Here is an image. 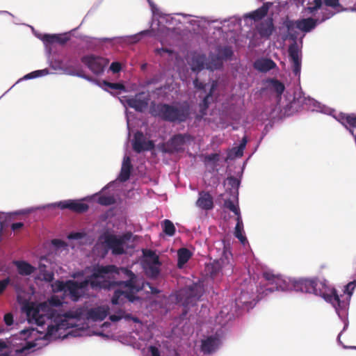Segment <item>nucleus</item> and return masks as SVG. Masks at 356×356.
I'll return each instance as SVG.
<instances>
[{
  "label": "nucleus",
  "mask_w": 356,
  "mask_h": 356,
  "mask_svg": "<svg viewBox=\"0 0 356 356\" xmlns=\"http://www.w3.org/2000/svg\"><path fill=\"white\" fill-rule=\"evenodd\" d=\"M102 84L115 90H124L125 88L124 86L120 83H110L107 81H103Z\"/></svg>",
  "instance_id": "39"
},
{
  "label": "nucleus",
  "mask_w": 356,
  "mask_h": 356,
  "mask_svg": "<svg viewBox=\"0 0 356 356\" xmlns=\"http://www.w3.org/2000/svg\"><path fill=\"white\" fill-rule=\"evenodd\" d=\"M193 84L195 88L205 90L206 84L200 81L197 78L195 79Z\"/></svg>",
  "instance_id": "50"
},
{
  "label": "nucleus",
  "mask_w": 356,
  "mask_h": 356,
  "mask_svg": "<svg viewBox=\"0 0 356 356\" xmlns=\"http://www.w3.org/2000/svg\"><path fill=\"white\" fill-rule=\"evenodd\" d=\"M203 289L200 284L194 283L186 289V303L192 302L193 300L196 301L198 300L202 295Z\"/></svg>",
  "instance_id": "17"
},
{
  "label": "nucleus",
  "mask_w": 356,
  "mask_h": 356,
  "mask_svg": "<svg viewBox=\"0 0 356 356\" xmlns=\"http://www.w3.org/2000/svg\"><path fill=\"white\" fill-rule=\"evenodd\" d=\"M263 277L268 283L264 286V289L261 286H260L259 289H257V292L259 293L258 297L259 298H263L275 290L284 291L288 288L285 280L280 276L275 275L270 272H264L263 273Z\"/></svg>",
  "instance_id": "7"
},
{
  "label": "nucleus",
  "mask_w": 356,
  "mask_h": 356,
  "mask_svg": "<svg viewBox=\"0 0 356 356\" xmlns=\"http://www.w3.org/2000/svg\"><path fill=\"white\" fill-rule=\"evenodd\" d=\"M70 237L71 238L79 239L82 237V234L80 232L72 233L70 234Z\"/></svg>",
  "instance_id": "58"
},
{
  "label": "nucleus",
  "mask_w": 356,
  "mask_h": 356,
  "mask_svg": "<svg viewBox=\"0 0 356 356\" xmlns=\"http://www.w3.org/2000/svg\"><path fill=\"white\" fill-rule=\"evenodd\" d=\"M275 66V63L271 59L268 58L258 60L254 64V68L261 72H267L274 69Z\"/></svg>",
  "instance_id": "22"
},
{
  "label": "nucleus",
  "mask_w": 356,
  "mask_h": 356,
  "mask_svg": "<svg viewBox=\"0 0 356 356\" xmlns=\"http://www.w3.org/2000/svg\"><path fill=\"white\" fill-rule=\"evenodd\" d=\"M268 82L271 84L272 88L277 95L280 96L284 92L285 86L281 81L275 79H270Z\"/></svg>",
  "instance_id": "32"
},
{
  "label": "nucleus",
  "mask_w": 356,
  "mask_h": 356,
  "mask_svg": "<svg viewBox=\"0 0 356 356\" xmlns=\"http://www.w3.org/2000/svg\"><path fill=\"white\" fill-rule=\"evenodd\" d=\"M322 1L321 0H314V6L312 7H309V9L311 12H314L317 10L321 7Z\"/></svg>",
  "instance_id": "51"
},
{
  "label": "nucleus",
  "mask_w": 356,
  "mask_h": 356,
  "mask_svg": "<svg viewBox=\"0 0 356 356\" xmlns=\"http://www.w3.org/2000/svg\"><path fill=\"white\" fill-rule=\"evenodd\" d=\"M79 76H81V77H83V78H84V79H87L88 81H91L92 80V78L88 76H87V75L79 74Z\"/></svg>",
  "instance_id": "63"
},
{
  "label": "nucleus",
  "mask_w": 356,
  "mask_h": 356,
  "mask_svg": "<svg viewBox=\"0 0 356 356\" xmlns=\"http://www.w3.org/2000/svg\"><path fill=\"white\" fill-rule=\"evenodd\" d=\"M271 6L272 3H264L260 8L248 13L246 17L255 22L261 20L268 14V10Z\"/></svg>",
  "instance_id": "20"
},
{
  "label": "nucleus",
  "mask_w": 356,
  "mask_h": 356,
  "mask_svg": "<svg viewBox=\"0 0 356 356\" xmlns=\"http://www.w3.org/2000/svg\"><path fill=\"white\" fill-rule=\"evenodd\" d=\"M220 344V339L217 334L210 336L202 341L201 350L204 353L210 354L214 352Z\"/></svg>",
  "instance_id": "14"
},
{
  "label": "nucleus",
  "mask_w": 356,
  "mask_h": 356,
  "mask_svg": "<svg viewBox=\"0 0 356 356\" xmlns=\"http://www.w3.org/2000/svg\"><path fill=\"white\" fill-rule=\"evenodd\" d=\"M69 40V38L64 37L60 35H57V39L55 41V43H58L60 44H65Z\"/></svg>",
  "instance_id": "52"
},
{
  "label": "nucleus",
  "mask_w": 356,
  "mask_h": 356,
  "mask_svg": "<svg viewBox=\"0 0 356 356\" xmlns=\"http://www.w3.org/2000/svg\"><path fill=\"white\" fill-rule=\"evenodd\" d=\"M113 267L97 266H94L92 274L82 282L75 280L66 281L67 291L69 293L70 298L73 301H77L83 295V289H86L88 285L92 289L98 288H106L109 286L107 282H100V278H104L105 274L111 270Z\"/></svg>",
  "instance_id": "5"
},
{
  "label": "nucleus",
  "mask_w": 356,
  "mask_h": 356,
  "mask_svg": "<svg viewBox=\"0 0 356 356\" xmlns=\"http://www.w3.org/2000/svg\"><path fill=\"white\" fill-rule=\"evenodd\" d=\"M149 289L153 294H157L159 293V291L154 286H149Z\"/></svg>",
  "instance_id": "62"
},
{
  "label": "nucleus",
  "mask_w": 356,
  "mask_h": 356,
  "mask_svg": "<svg viewBox=\"0 0 356 356\" xmlns=\"http://www.w3.org/2000/svg\"><path fill=\"white\" fill-rule=\"evenodd\" d=\"M124 314V312L120 310L119 312V314H112V315H111L109 316V319L112 322H117V321H119L120 320H121L123 318Z\"/></svg>",
  "instance_id": "46"
},
{
  "label": "nucleus",
  "mask_w": 356,
  "mask_h": 356,
  "mask_svg": "<svg viewBox=\"0 0 356 356\" xmlns=\"http://www.w3.org/2000/svg\"><path fill=\"white\" fill-rule=\"evenodd\" d=\"M149 99V95L147 93L141 92L137 93L134 97L128 99L127 103L129 107L135 111L143 112L147 109Z\"/></svg>",
  "instance_id": "10"
},
{
  "label": "nucleus",
  "mask_w": 356,
  "mask_h": 356,
  "mask_svg": "<svg viewBox=\"0 0 356 356\" xmlns=\"http://www.w3.org/2000/svg\"><path fill=\"white\" fill-rule=\"evenodd\" d=\"M57 289L60 291H67V286H66V282H58L56 284Z\"/></svg>",
  "instance_id": "54"
},
{
  "label": "nucleus",
  "mask_w": 356,
  "mask_h": 356,
  "mask_svg": "<svg viewBox=\"0 0 356 356\" xmlns=\"http://www.w3.org/2000/svg\"><path fill=\"white\" fill-rule=\"evenodd\" d=\"M10 285L14 288L15 291L18 295L24 291V286L22 284V277H19L18 275H15L10 277Z\"/></svg>",
  "instance_id": "27"
},
{
  "label": "nucleus",
  "mask_w": 356,
  "mask_h": 356,
  "mask_svg": "<svg viewBox=\"0 0 356 356\" xmlns=\"http://www.w3.org/2000/svg\"><path fill=\"white\" fill-rule=\"evenodd\" d=\"M54 278V275L52 273H47L44 276V280L47 281H51Z\"/></svg>",
  "instance_id": "60"
},
{
  "label": "nucleus",
  "mask_w": 356,
  "mask_h": 356,
  "mask_svg": "<svg viewBox=\"0 0 356 356\" xmlns=\"http://www.w3.org/2000/svg\"><path fill=\"white\" fill-rule=\"evenodd\" d=\"M103 243L106 248L111 250L113 255H121L125 253L124 244L125 238L124 236H117L108 232H105L101 236Z\"/></svg>",
  "instance_id": "8"
},
{
  "label": "nucleus",
  "mask_w": 356,
  "mask_h": 356,
  "mask_svg": "<svg viewBox=\"0 0 356 356\" xmlns=\"http://www.w3.org/2000/svg\"><path fill=\"white\" fill-rule=\"evenodd\" d=\"M144 257L148 260V264H159V258L155 252L151 250H143Z\"/></svg>",
  "instance_id": "33"
},
{
  "label": "nucleus",
  "mask_w": 356,
  "mask_h": 356,
  "mask_svg": "<svg viewBox=\"0 0 356 356\" xmlns=\"http://www.w3.org/2000/svg\"><path fill=\"white\" fill-rule=\"evenodd\" d=\"M293 287L296 291L314 293L323 298L326 301L330 302L336 309L343 307L344 302L340 300L337 290L330 288L327 284L325 280L302 279L296 281Z\"/></svg>",
  "instance_id": "4"
},
{
  "label": "nucleus",
  "mask_w": 356,
  "mask_h": 356,
  "mask_svg": "<svg viewBox=\"0 0 356 356\" xmlns=\"http://www.w3.org/2000/svg\"><path fill=\"white\" fill-rule=\"evenodd\" d=\"M110 69L114 73L119 72L121 70V64L118 62H113L111 64Z\"/></svg>",
  "instance_id": "49"
},
{
  "label": "nucleus",
  "mask_w": 356,
  "mask_h": 356,
  "mask_svg": "<svg viewBox=\"0 0 356 356\" xmlns=\"http://www.w3.org/2000/svg\"><path fill=\"white\" fill-rule=\"evenodd\" d=\"M123 317H124L126 319H128V320L132 319L134 322H136V323L139 322L138 318L136 317H132L131 314H125Z\"/></svg>",
  "instance_id": "59"
},
{
  "label": "nucleus",
  "mask_w": 356,
  "mask_h": 356,
  "mask_svg": "<svg viewBox=\"0 0 356 356\" xmlns=\"http://www.w3.org/2000/svg\"><path fill=\"white\" fill-rule=\"evenodd\" d=\"M52 244L56 246H63L65 245V243L60 239H54L52 241Z\"/></svg>",
  "instance_id": "57"
},
{
  "label": "nucleus",
  "mask_w": 356,
  "mask_h": 356,
  "mask_svg": "<svg viewBox=\"0 0 356 356\" xmlns=\"http://www.w3.org/2000/svg\"><path fill=\"white\" fill-rule=\"evenodd\" d=\"M257 30L261 38H268L275 30L272 17H268L262 21L257 26Z\"/></svg>",
  "instance_id": "16"
},
{
  "label": "nucleus",
  "mask_w": 356,
  "mask_h": 356,
  "mask_svg": "<svg viewBox=\"0 0 356 356\" xmlns=\"http://www.w3.org/2000/svg\"><path fill=\"white\" fill-rule=\"evenodd\" d=\"M14 264L21 275H30L35 270V268L26 261H16Z\"/></svg>",
  "instance_id": "24"
},
{
  "label": "nucleus",
  "mask_w": 356,
  "mask_h": 356,
  "mask_svg": "<svg viewBox=\"0 0 356 356\" xmlns=\"http://www.w3.org/2000/svg\"><path fill=\"white\" fill-rule=\"evenodd\" d=\"M243 223L241 215L236 217V225L234 230V236L241 241V243L245 244L247 241L246 237L243 234Z\"/></svg>",
  "instance_id": "25"
},
{
  "label": "nucleus",
  "mask_w": 356,
  "mask_h": 356,
  "mask_svg": "<svg viewBox=\"0 0 356 356\" xmlns=\"http://www.w3.org/2000/svg\"><path fill=\"white\" fill-rule=\"evenodd\" d=\"M33 344L29 343L26 346H24L23 348L18 349L16 350V354H22L26 350H29L31 348L33 347Z\"/></svg>",
  "instance_id": "55"
},
{
  "label": "nucleus",
  "mask_w": 356,
  "mask_h": 356,
  "mask_svg": "<svg viewBox=\"0 0 356 356\" xmlns=\"http://www.w3.org/2000/svg\"><path fill=\"white\" fill-rule=\"evenodd\" d=\"M216 88H217V81H213L211 83L209 92L204 97L202 102L200 104L201 113H204V112L209 108V106L211 104V102L213 99V93L215 91V90L216 89Z\"/></svg>",
  "instance_id": "23"
},
{
  "label": "nucleus",
  "mask_w": 356,
  "mask_h": 356,
  "mask_svg": "<svg viewBox=\"0 0 356 356\" xmlns=\"http://www.w3.org/2000/svg\"><path fill=\"white\" fill-rule=\"evenodd\" d=\"M56 204L60 209H69L70 211L77 213H85L89 209V206L87 204L81 202L78 200L60 201Z\"/></svg>",
  "instance_id": "11"
},
{
  "label": "nucleus",
  "mask_w": 356,
  "mask_h": 356,
  "mask_svg": "<svg viewBox=\"0 0 356 356\" xmlns=\"http://www.w3.org/2000/svg\"><path fill=\"white\" fill-rule=\"evenodd\" d=\"M150 113L165 122L181 123L189 118L191 108L187 102L176 104L159 103L151 106Z\"/></svg>",
  "instance_id": "6"
},
{
  "label": "nucleus",
  "mask_w": 356,
  "mask_h": 356,
  "mask_svg": "<svg viewBox=\"0 0 356 356\" xmlns=\"http://www.w3.org/2000/svg\"><path fill=\"white\" fill-rule=\"evenodd\" d=\"M336 118L356 138V114L340 113Z\"/></svg>",
  "instance_id": "13"
},
{
  "label": "nucleus",
  "mask_w": 356,
  "mask_h": 356,
  "mask_svg": "<svg viewBox=\"0 0 356 356\" xmlns=\"http://www.w3.org/2000/svg\"><path fill=\"white\" fill-rule=\"evenodd\" d=\"M149 350L151 353V356H161L160 352L156 346H151L149 348Z\"/></svg>",
  "instance_id": "53"
},
{
  "label": "nucleus",
  "mask_w": 356,
  "mask_h": 356,
  "mask_svg": "<svg viewBox=\"0 0 356 356\" xmlns=\"http://www.w3.org/2000/svg\"><path fill=\"white\" fill-rule=\"evenodd\" d=\"M131 161L129 156H124L123 159L120 173L118 179L120 181L124 182L127 181L131 175L132 170Z\"/></svg>",
  "instance_id": "21"
},
{
  "label": "nucleus",
  "mask_w": 356,
  "mask_h": 356,
  "mask_svg": "<svg viewBox=\"0 0 356 356\" xmlns=\"http://www.w3.org/2000/svg\"><path fill=\"white\" fill-rule=\"evenodd\" d=\"M207 270L211 276L214 278L221 271V266L219 261H214L210 265L207 266Z\"/></svg>",
  "instance_id": "31"
},
{
  "label": "nucleus",
  "mask_w": 356,
  "mask_h": 356,
  "mask_svg": "<svg viewBox=\"0 0 356 356\" xmlns=\"http://www.w3.org/2000/svg\"><path fill=\"white\" fill-rule=\"evenodd\" d=\"M226 181L227 184L232 188H238L239 185V181L238 179L232 176L227 177Z\"/></svg>",
  "instance_id": "43"
},
{
  "label": "nucleus",
  "mask_w": 356,
  "mask_h": 356,
  "mask_svg": "<svg viewBox=\"0 0 356 356\" xmlns=\"http://www.w3.org/2000/svg\"><path fill=\"white\" fill-rule=\"evenodd\" d=\"M206 57L204 55H199L193 58V71H200L204 68Z\"/></svg>",
  "instance_id": "28"
},
{
  "label": "nucleus",
  "mask_w": 356,
  "mask_h": 356,
  "mask_svg": "<svg viewBox=\"0 0 356 356\" xmlns=\"http://www.w3.org/2000/svg\"><path fill=\"white\" fill-rule=\"evenodd\" d=\"M233 55V51L229 47H225L222 49H220L218 51V56L220 58V59H228L231 58Z\"/></svg>",
  "instance_id": "37"
},
{
  "label": "nucleus",
  "mask_w": 356,
  "mask_h": 356,
  "mask_svg": "<svg viewBox=\"0 0 356 356\" xmlns=\"http://www.w3.org/2000/svg\"><path fill=\"white\" fill-rule=\"evenodd\" d=\"M222 65V59L218 56H216L211 58V60L207 65L206 67L213 70L220 68Z\"/></svg>",
  "instance_id": "35"
},
{
  "label": "nucleus",
  "mask_w": 356,
  "mask_h": 356,
  "mask_svg": "<svg viewBox=\"0 0 356 356\" xmlns=\"http://www.w3.org/2000/svg\"><path fill=\"white\" fill-rule=\"evenodd\" d=\"M223 206L224 207L232 211L236 216V217L238 216V215H241L238 207L234 204L233 200L230 199L225 200L224 201Z\"/></svg>",
  "instance_id": "36"
},
{
  "label": "nucleus",
  "mask_w": 356,
  "mask_h": 356,
  "mask_svg": "<svg viewBox=\"0 0 356 356\" xmlns=\"http://www.w3.org/2000/svg\"><path fill=\"white\" fill-rule=\"evenodd\" d=\"M106 266L113 268L105 274L104 278H100V282H107L109 284L108 287L103 289H111L114 286H119L128 289L127 291L115 290L111 299L112 304L122 305L125 302V300H128L131 302L139 300V297L136 296V293L140 291L144 286L140 285L136 274L127 268H118L114 265H107Z\"/></svg>",
  "instance_id": "2"
},
{
  "label": "nucleus",
  "mask_w": 356,
  "mask_h": 356,
  "mask_svg": "<svg viewBox=\"0 0 356 356\" xmlns=\"http://www.w3.org/2000/svg\"><path fill=\"white\" fill-rule=\"evenodd\" d=\"M324 3L325 6L332 7L333 8H340L341 10H346V8H343L339 3V0H324Z\"/></svg>",
  "instance_id": "41"
},
{
  "label": "nucleus",
  "mask_w": 356,
  "mask_h": 356,
  "mask_svg": "<svg viewBox=\"0 0 356 356\" xmlns=\"http://www.w3.org/2000/svg\"><path fill=\"white\" fill-rule=\"evenodd\" d=\"M6 348V343L0 339V351L3 350Z\"/></svg>",
  "instance_id": "61"
},
{
  "label": "nucleus",
  "mask_w": 356,
  "mask_h": 356,
  "mask_svg": "<svg viewBox=\"0 0 356 356\" xmlns=\"http://www.w3.org/2000/svg\"><path fill=\"white\" fill-rule=\"evenodd\" d=\"M247 144V138L246 137H243L241 141L240 145L234 148L235 156L237 157H241L243 156V150L246 146Z\"/></svg>",
  "instance_id": "38"
},
{
  "label": "nucleus",
  "mask_w": 356,
  "mask_h": 356,
  "mask_svg": "<svg viewBox=\"0 0 356 356\" xmlns=\"http://www.w3.org/2000/svg\"><path fill=\"white\" fill-rule=\"evenodd\" d=\"M154 147V143L151 140L147 141L143 132L137 131L134 134L133 140V149L137 153L150 150Z\"/></svg>",
  "instance_id": "12"
},
{
  "label": "nucleus",
  "mask_w": 356,
  "mask_h": 356,
  "mask_svg": "<svg viewBox=\"0 0 356 356\" xmlns=\"http://www.w3.org/2000/svg\"><path fill=\"white\" fill-rule=\"evenodd\" d=\"M0 356H10L9 354L8 353H2V354H0Z\"/></svg>",
  "instance_id": "64"
},
{
  "label": "nucleus",
  "mask_w": 356,
  "mask_h": 356,
  "mask_svg": "<svg viewBox=\"0 0 356 356\" xmlns=\"http://www.w3.org/2000/svg\"><path fill=\"white\" fill-rule=\"evenodd\" d=\"M3 321L7 325H8V326L12 325L13 324V314L11 313L6 314L3 317Z\"/></svg>",
  "instance_id": "48"
},
{
  "label": "nucleus",
  "mask_w": 356,
  "mask_h": 356,
  "mask_svg": "<svg viewBox=\"0 0 356 356\" xmlns=\"http://www.w3.org/2000/svg\"><path fill=\"white\" fill-rule=\"evenodd\" d=\"M63 303L57 296H52L47 301L38 305L32 302H27L24 305L23 309L27 316L35 321L38 325H42L47 320H50L51 323L47 326L46 336L60 338L63 331L74 326V324L69 323L68 320H79L84 313V309L81 307L61 313V310L56 308L62 307Z\"/></svg>",
  "instance_id": "1"
},
{
  "label": "nucleus",
  "mask_w": 356,
  "mask_h": 356,
  "mask_svg": "<svg viewBox=\"0 0 356 356\" xmlns=\"http://www.w3.org/2000/svg\"><path fill=\"white\" fill-rule=\"evenodd\" d=\"M56 39H57V34H44L42 38V41L47 44L55 43V41Z\"/></svg>",
  "instance_id": "42"
},
{
  "label": "nucleus",
  "mask_w": 356,
  "mask_h": 356,
  "mask_svg": "<svg viewBox=\"0 0 356 356\" xmlns=\"http://www.w3.org/2000/svg\"><path fill=\"white\" fill-rule=\"evenodd\" d=\"M160 262L159 264H147V266L145 268L146 274L152 278H156L160 273Z\"/></svg>",
  "instance_id": "29"
},
{
  "label": "nucleus",
  "mask_w": 356,
  "mask_h": 356,
  "mask_svg": "<svg viewBox=\"0 0 356 356\" xmlns=\"http://www.w3.org/2000/svg\"><path fill=\"white\" fill-rule=\"evenodd\" d=\"M81 62L95 74L102 73L107 64V62L104 58L99 56H95L94 55L83 56L81 58Z\"/></svg>",
  "instance_id": "9"
},
{
  "label": "nucleus",
  "mask_w": 356,
  "mask_h": 356,
  "mask_svg": "<svg viewBox=\"0 0 356 356\" xmlns=\"http://www.w3.org/2000/svg\"><path fill=\"white\" fill-rule=\"evenodd\" d=\"M24 226V223L23 222H15V223H13L12 225H11V229L13 230V231H16L20 228H22V227Z\"/></svg>",
  "instance_id": "56"
},
{
  "label": "nucleus",
  "mask_w": 356,
  "mask_h": 356,
  "mask_svg": "<svg viewBox=\"0 0 356 356\" xmlns=\"http://www.w3.org/2000/svg\"><path fill=\"white\" fill-rule=\"evenodd\" d=\"M356 286V281H352L348 283L345 286V292H346L349 296H351L353 290L355 289Z\"/></svg>",
  "instance_id": "44"
},
{
  "label": "nucleus",
  "mask_w": 356,
  "mask_h": 356,
  "mask_svg": "<svg viewBox=\"0 0 356 356\" xmlns=\"http://www.w3.org/2000/svg\"><path fill=\"white\" fill-rule=\"evenodd\" d=\"M47 73V70H37V71H34V72L29 74L28 75H26V76L29 77V78H35V77H37V76H42V75L46 74Z\"/></svg>",
  "instance_id": "47"
},
{
  "label": "nucleus",
  "mask_w": 356,
  "mask_h": 356,
  "mask_svg": "<svg viewBox=\"0 0 356 356\" xmlns=\"http://www.w3.org/2000/svg\"><path fill=\"white\" fill-rule=\"evenodd\" d=\"M109 308L105 306L97 307L90 309L87 313V318L93 321H102L104 320L108 314Z\"/></svg>",
  "instance_id": "15"
},
{
  "label": "nucleus",
  "mask_w": 356,
  "mask_h": 356,
  "mask_svg": "<svg viewBox=\"0 0 356 356\" xmlns=\"http://www.w3.org/2000/svg\"><path fill=\"white\" fill-rule=\"evenodd\" d=\"M10 277H7L0 281V295L6 290V287L10 284Z\"/></svg>",
  "instance_id": "45"
},
{
  "label": "nucleus",
  "mask_w": 356,
  "mask_h": 356,
  "mask_svg": "<svg viewBox=\"0 0 356 356\" xmlns=\"http://www.w3.org/2000/svg\"><path fill=\"white\" fill-rule=\"evenodd\" d=\"M219 159L220 155L217 153H213L207 155L204 158V162L206 163H212L213 165H216V163L219 161Z\"/></svg>",
  "instance_id": "40"
},
{
  "label": "nucleus",
  "mask_w": 356,
  "mask_h": 356,
  "mask_svg": "<svg viewBox=\"0 0 356 356\" xmlns=\"http://www.w3.org/2000/svg\"><path fill=\"white\" fill-rule=\"evenodd\" d=\"M177 256V266L179 268H181L191 259L192 254L188 249L183 248L178 250Z\"/></svg>",
  "instance_id": "26"
},
{
  "label": "nucleus",
  "mask_w": 356,
  "mask_h": 356,
  "mask_svg": "<svg viewBox=\"0 0 356 356\" xmlns=\"http://www.w3.org/2000/svg\"><path fill=\"white\" fill-rule=\"evenodd\" d=\"M196 204L202 209H212L213 207V197L209 193L200 192Z\"/></svg>",
  "instance_id": "19"
},
{
  "label": "nucleus",
  "mask_w": 356,
  "mask_h": 356,
  "mask_svg": "<svg viewBox=\"0 0 356 356\" xmlns=\"http://www.w3.org/2000/svg\"><path fill=\"white\" fill-rule=\"evenodd\" d=\"M163 231V232L170 236H172L175 234L176 229L174 224L168 219H165L162 222Z\"/></svg>",
  "instance_id": "30"
},
{
  "label": "nucleus",
  "mask_w": 356,
  "mask_h": 356,
  "mask_svg": "<svg viewBox=\"0 0 356 356\" xmlns=\"http://www.w3.org/2000/svg\"><path fill=\"white\" fill-rule=\"evenodd\" d=\"M191 139L188 134H178L175 135L170 140L169 145L174 152H179L182 149L186 140Z\"/></svg>",
  "instance_id": "18"
},
{
  "label": "nucleus",
  "mask_w": 356,
  "mask_h": 356,
  "mask_svg": "<svg viewBox=\"0 0 356 356\" xmlns=\"http://www.w3.org/2000/svg\"><path fill=\"white\" fill-rule=\"evenodd\" d=\"M316 24L317 20L312 17L296 21L286 19L284 22V25L287 29L289 39L294 41L293 44L289 45L288 51L292 63V70L296 76L300 75L301 70V53L296 41L298 34L296 29H297L302 32L308 33L316 27Z\"/></svg>",
  "instance_id": "3"
},
{
  "label": "nucleus",
  "mask_w": 356,
  "mask_h": 356,
  "mask_svg": "<svg viewBox=\"0 0 356 356\" xmlns=\"http://www.w3.org/2000/svg\"><path fill=\"white\" fill-rule=\"evenodd\" d=\"M97 203L103 206H110L115 203V199L112 195H101L97 200Z\"/></svg>",
  "instance_id": "34"
}]
</instances>
